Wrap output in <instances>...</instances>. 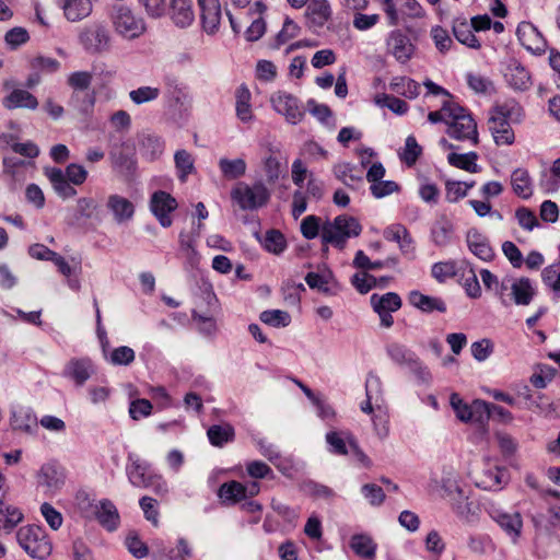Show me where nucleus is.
<instances>
[{"label":"nucleus","instance_id":"44","mask_svg":"<svg viewBox=\"0 0 560 560\" xmlns=\"http://www.w3.org/2000/svg\"><path fill=\"white\" fill-rule=\"evenodd\" d=\"M210 443L214 446L221 447L225 443L233 441L234 429L230 424L224 425H211L207 431Z\"/></svg>","mask_w":560,"mask_h":560},{"label":"nucleus","instance_id":"61","mask_svg":"<svg viewBox=\"0 0 560 560\" xmlns=\"http://www.w3.org/2000/svg\"><path fill=\"white\" fill-rule=\"evenodd\" d=\"M450 402L456 413V417L460 421L469 422V420H471L470 405L464 402L457 393H453L451 395Z\"/></svg>","mask_w":560,"mask_h":560},{"label":"nucleus","instance_id":"21","mask_svg":"<svg viewBox=\"0 0 560 560\" xmlns=\"http://www.w3.org/2000/svg\"><path fill=\"white\" fill-rule=\"evenodd\" d=\"M108 210L113 213L117 223H124L132 219L135 214V206L127 198L114 194L109 195L106 203Z\"/></svg>","mask_w":560,"mask_h":560},{"label":"nucleus","instance_id":"50","mask_svg":"<svg viewBox=\"0 0 560 560\" xmlns=\"http://www.w3.org/2000/svg\"><path fill=\"white\" fill-rule=\"evenodd\" d=\"M93 74L89 71H75L72 72L67 83L73 91L91 92L90 86L92 84Z\"/></svg>","mask_w":560,"mask_h":560},{"label":"nucleus","instance_id":"22","mask_svg":"<svg viewBox=\"0 0 560 560\" xmlns=\"http://www.w3.org/2000/svg\"><path fill=\"white\" fill-rule=\"evenodd\" d=\"M113 166L129 175L136 170L135 149L129 144H121L110 152Z\"/></svg>","mask_w":560,"mask_h":560},{"label":"nucleus","instance_id":"40","mask_svg":"<svg viewBox=\"0 0 560 560\" xmlns=\"http://www.w3.org/2000/svg\"><path fill=\"white\" fill-rule=\"evenodd\" d=\"M477 160L478 154L476 152H468L465 154L452 152L447 155V162L452 166L469 173H478L480 171V166L476 163Z\"/></svg>","mask_w":560,"mask_h":560},{"label":"nucleus","instance_id":"57","mask_svg":"<svg viewBox=\"0 0 560 560\" xmlns=\"http://www.w3.org/2000/svg\"><path fill=\"white\" fill-rule=\"evenodd\" d=\"M544 283L549 287L555 298H560V270L557 266L550 265L546 267L541 272Z\"/></svg>","mask_w":560,"mask_h":560},{"label":"nucleus","instance_id":"62","mask_svg":"<svg viewBox=\"0 0 560 560\" xmlns=\"http://www.w3.org/2000/svg\"><path fill=\"white\" fill-rule=\"evenodd\" d=\"M352 285L362 294L368 293L377 285V279L368 273H354L351 278Z\"/></svg>","mask_w":560,"mask_h":560},{"label":"nucleus","instance_id":"47","mask_svg":"<svg viewBox=\"0 0 560 560\" xmlns=\"http://www.w3.org/2000/svg\"><path fill=\"white\" fill-rule=\"evenodd\" d=\"M472 30L471 25L465 21L455 23L453 26L454 36L459 43L470 48H479L480 43L475 36Z\"/></svg>","mask_w":560,"mask_h":560},{"label":"nucleus","instance_id":"32","mask_svg":"<svg viewBox=\"0 0 560 560\" xmlns=\"http://www.w3.org/2000/svg\"><path fill=\"white\" fill-rule=\"evenodd\" d=\"M409 303L422 312L431 313L438 311L446 312V305L440 298L424 295L419 291H411L408 296Z\"/></svg>","mask_w":560,"mask_h":560},{"label":"nucleus","instance_id":"6","mask_svg":"<svg viewBox=\"0 0 560 560\" xmlns=\"http://www.w3.org/2000/svg\"><path fill=\"white\" fill-rule=\"evenodd\" d=\"M126 471L130 483L137 488H153L158 494L167 492L166 482L159 475L150 474L149 465L135 455L128 456Z\"/></svg>","mask_w":560,"mask_h":560},{"label":"nucleus","instance_id":"16","mask_svg":"<svg viewBox=\"0 0 560 560\" xmlns=\"http://www.w3.org/2000/svg\"><path fill=\"white\" fill-rule=\"evenodd\" d=\"M94 372L95 370L91 359H71L63 369V376L71 378L77 386H82Z\"/></svg>","mask_w":560,"mask_h":560},{"label":"nucleus","instance_id":"12","mask_svg":"<svg viewBox=\"0 0 560 560\" xmlns=\"http://www.w3.org/2000/svg\"><path fill=\"white\" fill-rule=\"evenodd\" d=\"M177 206L176 199L163 190L153 192L150 199V210L163 228H170L172 225L173 221L170 214Z\"/></svg>","mask_w":560,"mask_h":560},{"label":"nucleus","instance_id":"9","mask_svg":"<svg viewBox=\"0 0 560 560\" xmlns=\"http://www.w3.org/2000/svg\"><path fill=\"white\" fill-rule=\"evenodd\" d=\"M80 43L88 51L102 52L109 48V31L103 23H93L79 35Z\"/></svg>","mask_w":560,"mask_h":560},{"label":"nucleus","instance_id":"49","mask_svg":"<svg viewBox=\"0 0 560 560\" xmlns=\"http://www.w3.org/2000/svg\"><path fill=\"white\" fill-rule=\"evenodd\" d=\"M143 153L151 160L158 159L164 150V141L155 135H145L141 140Z\"/></svg>","mask_w":560,"mask_h":560},{"label":"nucleus","instance_id":"39","mask_svg":"<svg viewBox=\"0 0 560 560\" xmlns=\"http://www.w3.org/2000/svg\"><path fill=\"white\" fill-rule=\"evenodd\" d=\"M307 12L312 23L323 26L331 18V9L327 0H307Z\"/></svg>","mask_w":560,"mask_h":560},{"label":"nucleus","instance_id":"35","mask_svg":"<svg viewBox=\"0 0 560 560\" xmlns=\"http://www.w3.org/2000/svg\"><path fill=\"white\" fill-rule=\"evenodd\" d=\"M46 176L50 180L55 191L63 199L71 198L77 195V190L71 186L60 168L46 170Z\"/></svg>","mask_w":560,"mask_h":560},{"label":"nucleus","instance_id":"48","mask_svg":"<svg viewBox=\"0 0 560 560\" xmlns=\"http://www.w3.org/2000/svg\"><path fill=\"white\" fill-rule=\"evenodd\" d=\"M259 319L272 327H287L291 323V316L288 312L281 310L264 311L259 315Z\"/></svg>","mask_w":560,"mask_h":560},{"label":"nucleus","instance_id":"7","mask_svg":"<svg viewBox=\"0 0 560 560\" xmlns=\"http://www.w3.org/2000/svg\"><path fill=\"white\" fill-rule=\"evenodd\" d=\"M231 197L242 210H256L268 202L270 192L262 183L253 186L240 183L232 189Z\"/></svg>","mask_w":560,"mask_h":560},{"label":"nucleus","instance_id":"14","mask_svg":"<svg viewBox=\"0 0 560 560\" xmlns=\"http://www.w3.org/2000/svg\"><path fill=\"white\" fill-rule=\"evenodd\" d=\"M475 482L483 490L499 491L509 482V471L504 467L488 463Z\"/></svg>","mask_w":560,"mask_h":560},{"label":"nucleus","instance_id":"31","mask_svg":"<svg viewBox=\"0 0 560 560\" xmlns=\"http://www.w3.org/2000/svg\"><path fill=\"white\" fill-rule=\"evenodd\" d=\"M510 289L512 291L513 301L516 305H528L536 294V291L532 285V281L525 277L513 280Z\"/></svg>","mask_w":560,"mask_h":560},{"label":"nucleus","instance_id":"17","mask_svg":"<svg viewBox=\"0 0 560 560\" xmlns=\"http://www.w3.org/2000/svg\"><path fill=\"white\" fill-rule=\"evenodd\" d=\"M168 14L177 27H189L195 21L192 0H170Z\"/></svg>","mask_w":560,"mask_h":560},{"label":"nucleus","instance_id":"18","mask_svg":"<svg viewBox=\"0 0 560 560\" xmlns=\"http://www.w3.org/2000/svg\"><path fill=\"white\" fill-rule=\"evenodd\" d=\"M520 43L529 51L540 54L545 51V40L537 28L529 22H522L516 28Z\"/></svg>","mask_w":560,"mask_h":560},{"label":"nucleus","instance_id":"5","mask_svg":"<svg viewBox=\"0 0 560 560\" xmlns=\"http://www.w3.org/2000/svg\"><path fill=\"white\" fill-rule=\"evenodd\" d=\"M109 19L115 32L124 38L135 39L145 32L144 20L127 5H114Z\"/></svg>","mask_w":560,"mask_h":560},{"label":"nucleus","instance_id":"53","mask_svg":"<svg viewBox=\"0 0 560 560\" xmlns=\"http://www.w3.org/2000/svg\"><path fill=\"white\" fill-rule=\"evenodd\" d=\"M136 353L133 349L127 346L115 348L107 361L113 365H129L135 361Z\"/></svg>","mask_w":560,"mask_h":560},{"label":"nucleus","instance_id":"20","mask_svg":"<svg viewBox=\"0 0 560 560\" xmlns=\"http://www.w3.org/2000/svg\"><path fill=\"white\" fill-rule=\"evenodd\" d=\"M96 0H58L69 22H80L91 15Z\"/></svg>","mask_w":560,"mask_h":560},{"label":"nucleus","instance_id":"29","mask_svg":"<svg viewBox=\"0 0 560 560\" xmlns=\"http://www.w3.org/2000/svg\"><path fill=\"white\" fill-rule=\"evenodd\" d=\"M454 235V225L445 215L439 218L432 225L431 238L434 245L445 247L451 244Z\"/></svg>","mask_w":560,"mask_h":560},{"label":"nucleus","instance_id":"3","mask_svg":"<svg viewBox=\"0 0 560 560\" xmlns=\"http://www.w3.org/2000/svg\"><path fill=\"white\" fill-rule=\"evenodd\" d=\"M361 231L362 226L355 218L341 214L323 224L320 237L323 244L343 249L348 238L359 236Z\"/></svg>","mask_w":560,"mask_h":560},{"label":"nucleus","instance_id":"30","mask_svg":"<svg viewBox=\"0 0 560 560\" xmlns=\"http://www.w3.org/2000/svg\"><path fill=\"white\" fill-rule=\"evenodd\" d=\"M218 497L223 504H236L247 498V488L235 480L224 482L218 490Z\"/></svg>","mask_w":560,"mask_h":560},{"label":"nucleus","instance_id":"59","mask_svg":"<svg viewBox=\"0 0 560 560\" xmlns=\"http://www.w3.org/2000/svg\"><path fill=\"white\" fill-rule=\"evenodd\" d=\"M402 16L419 19L424 16V10L417 0H397Z\"/></svg>","mask_w":560,"mask_h":560},{"label":"nucleus","instance_id":"43","mask_svg":"<svg viewBox=\"0 0 560 560\" xmlns=\"http://www.w3.org/2000/svg\"><path fill=\"white\" fill-rule=\"evenodd\" d=\"M246 162L243 159L229 160L222 158L219 161V168L228 179H236L246 173Z\"/></svg>","mask_w":560,"mask_h":560},{"label":"nucleus","instance_id":"25","mask_svg":"<svg viewBox=\"0 0 560 560\" xmlns=\"http://www.w3.org/2000/svg\"><path fill=\"white\" fill-rule=\"evenodd\" d=\"M24 520L22 511L0 498V532L10 534Z\"/></svg>","mask_w":560,"mask_h":560},{"label":"nucleus","instance_id":"52","mask_svg":"<svg viewBox=\"0 0 560 560\" xmlns=\"http://www.w3.org/2000/svg\"><path fill=\"white\" fill-rule=\"evenodd\" d=\"M299 25L293 20L287 18L281 31L276 36L272 47L278 49L281 45L296 37L299 35Z\"/></svg>","mask_w":560,"mask_h":560},{"label":"nucleus","instance_id":"33","mask_svg":"<svg viewBox=\"0 0 560 560\" xmlns=\"http://www.w3.org/2000/svg\"><path fill=\"white\" fill-rule=\"evenodd\" d=\"M11 427L15 431L33 433L37 428L36 416L28 408H19L12 411Z\"/></svg>","mask_w":560,"mask_h":560},{"label":"nucleus","instance_id":"46","mask_svg":"<svg viewBox=\"0 0 560 560\" xmlns=\"http://www.w3.org/2000/svg\"><path fill=\"white\" fill-rule=\"evenodd\" d=\"M249 101V90L244 85L240 86L236 91V115L244 122L253 118Z\"/></svg>","mask_w":560,"mask_h":560},{"label":"nucleus","instance_id":"45","mask_svg":"<svg viewBox=\"0 0 560 560\" xmlns=\"http://www.w3.org/2000/svg\"><path fill=\"white\" fill-rule=\"evenodd\" d=\"M175 167L180 182H186L187 176L195 172V161L192 155L186 150H178L174 154Z\"/></svg>","mask_w":560,"mask_h":560},{"label":"nucleus","instance_id":"19","mask_svg":"<svg viewBox=\"0 0 560 560\" xmlns=\"http://www.w3.org/2000/svg\"><path fill=\"white\" fill-rule=\"evenodd\" d=\"M506 83L517 91H525L530 86V74L528 70L517 60L512 59L504 71Z\"/></svg>","mask_w":560,"mask_h":560},{"label":"nucleus","instance_id":"37","mask_svg":"<svg viewBox=\"0 0 560 560\" xmlns=\"http://www.w3.org/2000/svg\"><path fill=\"white\" fill-rule=\"evenodd\" d=\"M376 544L366 534H355L350 539V548L353 552L364 559H372L376 553Z\"/></svg>","mask_w":560,"mask_h":560},{"label":"nucleus","instance_id":"8","mask_svg":"<svg viewBox=\"0 0 560 560\" xmlns=\"http://www.w3.org/2000/svg\"><path fill=\"white\" fill-rule=\"evenodd\" d=\"M487 512L491 520L505 533L511 542L516 545L523 532V517L520 512H508L495 505H490Z\"/></svg>","mask_w":560,"mask_h":560},{"label":"nucleus","instance_id":"1","mask_svg":"<svg viewBox=\"0 0 560 560\" xmlns=\"http://www.w3.org/2000/svg\"><path fill=\"white\" fill-rule=\"evenodd\" d=\"M522 117L523 108L513 100L497 105L492 109L488 125L495 144L511 145L514 142L515 136L511 122H518Z\"/></svg>","mask_w":560,"mask_h":560},{"label":"nucleus","instance_id":"24","mask_svg":"<svg viewBox=\"0 0 560 560\" xmlns=\"http://www.w3.org/2000/svg\"><path fill=\"white\" fill-rule=\"evenodd\" d=\"M95 92L72 91L68 106L82 117L92 115L95 106Z\"/></svg>","mask_w":560,"mask_h":560},{"label":"nucleus","instance_id":"58","mask_svg":"<svg viewBox=\"0 0 560 560\" xmlns=\"http://www.w3.org/2000/svg\"><path fill=\"white\" fill-rule=\"evenodd\" d=\"M490 408L491 404L486 402L480 399H476L470 405V412H471V422L476 423H485L490 419Z\"/></svg>","mask_w":560,"mask_h":560},{"label":"nucleus","instance_id":"27","mask_svg":"<svg viewBox=\"0 0 560 560\" xmlns=\"http://www.w3.org/2000/svg\"><path fill=\"white\" fill-rule=\"evenodd\" d=\"M94 513L100 524L107 530H115L118 527L119 514L112 501L102 500L95 505Z\"/></svg>","mask_w":560,"mask_h":560},{"label":"nucleus","instance_id":"10","mask_svg":"<svg viewBox=\"0 0 560 560\" xmlns=\"http://www.w3.org/2000/svg\"><path fill=\"white\" fill-rule=\"evenodd\" d=\"M270 102L273 109L283 115L288 122L299 124L304 117V110L299 104V100L287 92L279 91L271 95Z\"/></svg>","mask_w":560,"mask_h":560},{"label":"nucleus","instance_id":"63","mask_svg":"<svg viewBox=\"0 0 560 560\" xmlns=\"http://www.w3.org/2000/svg\"><path fill=\"white\" fill-rule=\"evenodd\" d=\"M361 491L371 505L378 506L385 500L383 489L375 483L363 485Z\"/></svg>","mask_w":560,"mask_h":560},{"label":"nucleus","instance_id":"15","mask_svg":"<svg viewBox=\"0 0 560 560\" xmlns=\"http://www.w3.org/2000/svg\"><path fill=\"white\" fill-rule=\"evenodd\" d=\"M63 469L54 463L45 464L37 474V485L45 489L46 492L55 493L65 483Z\"/></svg>","mask_w":560,"mask_h":560},{"label":"nucleus","instance_id":"2","mask_svg":"<svg viewBox=\"0 0 560 560\" xmlns=\"http://www.w3.org/2000/svg\"><path fill=\"white\" fill-rule=\"evenodd\" d=\"M443 110L447 115V135L458 141H470L474 145L478 143L477 124L466 108L452 100L443 102Z\"/></svg>","mask_w":560,"mask_h":560},{"label":"nucleus","instance_id":"55","mask_svg":"<svg viewBox=\"0 0 560 560\" xmlns=\"http://www.w3.org/2000/svg\"><path fill=\"white\" fill-rule=\"evenodd\" d=\"M265 248L273 254H280L287 247V242L283 234L277 230H270L265 236Z\"/></svg>","mask_w":560,"mask_h":560},{"label":"nucleus","instance_id":"60","mask_svg":"<svg viewBox=\"0 0 560 560\" xmlns=\"http://www.w3.org/2000/svg\"><path fill=\"white\" fill-rule=\"evenodd\" d=\"M140 508L143 511L144 517L154 526L159 525V511L158 501L151 497L144 495L139 501Z\"/></svg>","mask_w":560,"mask_h":560},{"label":"nucleus","instance_id":"41","mask_svg":"<svg viewBox=\"0 0 560 560\" xmlns=\"http://www.w3.org/2000/svg\"><path fill=\"white\" fill-rule=\"evenodd\" d=\"M370 300L373 310L396 312L401 307V299L395 292H387L383 295L374 293Z\"/></svg>","mask_w":560,"mask_h":560},{"label":"nucleus","instance_id":"56","mask_svg":"<svg viewBox=\"0 0 560 560\" xmlns=\"http://www.w3.org/2000/svg\"><path fill=\"white\" fill-rule=\"evenodd\" d=\"M159 96L160 89L153 86H140L129 92L130 100L137 105L154 101Z\"/></svg>","mask_w":560,"mask_h":560},{"label":"nucleus","instance_id":"4","mask_svg":"<svg viewBox=\"0 0 560 560\" xmlns=\"http://www.w3.org/2000/svg\"><path fill=\"white\" fill-rule=\"evenodd\" d=\"M18 545L32 558L43 560L52 551V542L38 525L21 526L15 534Z\"/></svg>","mask_w":560,"mask_h":560},{"label":"nucleus","instance_id":"42","mask_svg":"<svg viewBox=\"0 0 560 560\" xmlns=\"http://www.w3.org/2000/svg\"><path fill=\"white\" fill-rule=\"evenodd\" d=\"M390 89L407 98H416L420 93V85L412 79L396 77L390 82Z\"/></svg>","mask_w":560,"mask_h":560},{"label":"nucleus","instance_id":"26","mask_svg":"<svg viewBox=\"0 0 560 560\" xmlns=\"http://www.w3.org/2000/svg\"><path fill=\"white\" fill-rule=\"evenodd\" d=\"M305 281L311 289H316L326 295H335L338 291V284L334 280L330 271L308 272L305 277Z\"/></svg>","mask_w":560,"mask_h":560},{"label":"nucleus","instance_id":"36","mask_svg":"<svg viewBox=\"0 0 560 560\" xmlns=\"http://www.w3.org/2000/svg\"><path fill=\"white\" fill-rule=\"evenodd\" d=\"M326 443L328 451L335 455H347L350 439H354L348 431H329L326 433Z\"/></svg>","mask_w":560,"mask_h":560},{"label":"nucleus","instance_id":"38","mask_svg":"<svg viewBox=\"0 0 560 560\" xmlns=\"http://www.w3.org/2000/svg\"><path fill=\"white\" fill-rule=\"evenodd\" d=\"M511 185L513 191L523 199H528L533 195L532 179L528 172L524 168H516L511 175Z\"/></svg>","mask_w":560,"mask_h":560},{"label":"nucleus","instance_id":"13","mask_svg":"<svg viewBox=\"0 0 560 560\" xmlns=\"http://www.w3.org/2000/svg\"><path fill=\"white\" fill-rule=\"evenodd\" d=\"M200 11L201 27L208 35L219 32L222 20L220 0H197Z\"/></svg>","mask_w":560,"mask_h":560},{"label":"nucleus","instance_id":"54","mask_svg":"<svg viewBox=\"0 0 560 560\" xmlns=\"http://www.w3.org/2000/svg\"><path fill=\"white\" fill-rule=\"evenodd\" d=\"M375 102L378 106L387 107L397 115L406 114L409 108L408 104L405 101L387 94L377 96Z\"/></svg>","mask_w":560,"mask_h":560},{"label":"nucleus","instance_id":"23","mask_svg":"<svg viewBox=\"0 0 560 560\" xmlns=\"http://www.w3.org/2000/svg\"><path fill=\"white\" fill-rule=\"evenodd\" d=\"M467 245L469 250L479 259L490 261L494 257V252L488 238L476 230L467 233Z\"/></svg>","mask_w":560,"mask_h":560},{"label":"nucleus","instance_id":"11","mask_svg":"<svg viewBox=\"0 0 560 560\" xmlns=\"http://www.w3.org/2000/svg\"><path fill=\"white\" fill-rule=\"evenodd\" d=\"M386 46L388 54L400 63L408 62L416 51V45L412 43L409 35L400 30H395L389 33Z\"/></svg>","mask_w":560,"mask_h":560},{"label":"nucleus","instance_id":"34","mask_svg":"<svg viewBox=\"0 0 560 560\" xmlns=\"http://www.w3.org/2000/svg\"><path fill=\"white\" fill-rule=\"evenodd\" d=\"M386 353L394 363L406 369L415 364L418 359V355L413 351L398 342L388 343L386 346Z\"/></svg>","mask_w":560,"mask_h":560},{"label":"nucleus","instance_id":"51","mask_svg":"<svg viewBox=\"0 0 560 560\" xmlns=\"http://www.w3.org/2000/svg\"><path fill=\"white\" fill-rule=\"evenodd\" d=\"M431 273L436 281L444 282L457 275L456 262L453 260L435 262L432 266Z\"/></svg>","mask_w":560,"mask_h":560},{"label":"nucleus","instance_id":"28","mask_svg":"<svg viewBox=\"0 0 560 560\" xmlns=\"http://www.w3.org/2000/svg\"><path fill=\"white\" fill-rule=\"evenodd\" d=\"M7 109L28 108L35 109L38 106L37 98L26 90L15 89L2 101Z\"/></svg>","mask_w":560,"mask_h":560},{"label":"nucleus","instance_id":"64","mask_svg":"<svg viewBox=\"0 0 560 560\" xmlns=\"http://www.w3.org/2000/svg\"><path fill=\"white\" fill-rule=\"evenodd\" d=\"M431 37L441 52H445L451 48L452 38L450 37L446 30L442 26H434L431 30Z\"/></svg>","mask_w":560,"mask_h":560}]
</instances>
